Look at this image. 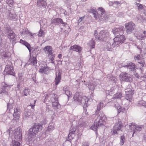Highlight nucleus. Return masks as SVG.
Masks as SVG:
<instances>
[{"mask_svg":"<svg viewBox=\"0 0 146 146\" xmlns=\"http://www.w3.org/2000/svg\"><path fill=\"white\" fill-rule=\"evenodd\" d=\"M74 99L78 104H82L83 106L85 114H86L87 110L85 108L90 104V102L89 101V98L85 96L80 95L79 93L76 92L74 96Z\"/></svg>","mask_w":146,"mask_h":146,"instance_id":"1","label":"nucleus"},{"mask_svg":"<svg viewBox=\"0 0 146 146\" xmlns=\"http://www.w3.org/2000/svg\"><path fill=\"white\" fill-rule=\"evenodd\" d=\"M91 12L94 15V17L96 20L100 21H104L108 19V17L105 13V11L101 7L98 9V13H97L96 11L94 9H91Z\"/></svg>","mask_w":146,"mask_h":146,"instance_id":"2","label":"nucleus"},{"mask_svg":"<svg viewBox=\"0 0 146 146\" xmlns=\"http://www.w3.org/2000/svg\"><path fill=\"white\" fill-rule=\"evenodd\" d=\"M106 119V118L103 113L101 112L95 120L94 124L92 125L90 129L94 131H96L99 125L104 124Z\"/></svg>","mask_w":146,"mask_h":146,"instance_id":"3","label":"nucleus"},{"mask_svg":"<svg viewBox=\"0 0 146 146\" xmlns=\"http://www.w3.org/2000/svg\"><path fill=\"white\" fill-rule=\"evenodd\" d=\"M42 129V125L40 124H35L33 127L29 129V131L28 140H32V138L34 137L36 134L41 130Z\"/></svg>","mask_w":146,"mask_h":146,"instance_id":"4","label":"nucleus"},{"mask_svg":"<svg viewBox=\"0 0 146 146\" xmlns=\"http://www.w3.org/2000/svg\"><path fill=\"white\" fill-rule=\"evenodd\" d=\"M94 35L97 39L100 40H103L104 39L109 36V33L106 31L102 30L100 31L98 34L97 31L95 30L94 31Z\"/></svg>","mask_w":146,"mask_h":146,"instance_id":"5","label":"nucleus"},{"mask_svg":"<svg viewBox=\"0 0 146 146\" xmlns=\"http://www.w3.org/2000/svg\"><path fill=\"white\" fill-rule=\"evenodd\" d=\"M1 87L0 90V93L2 94H5L8 95L9 91L11 86L9 85L5 82H3L1 85Z\"/></svg>","mask_w":146,"mask_h":146,"instance_id":"6","label":"nucleus"},{"mask_svg":"<svg viewBox=\"0 0 146 146\" xmlns=\"http://www.w3.org/2000/svg\"><path fill=\"white\" fill-rule=\"evenodd\" d=\"M125 40V37L123 35H119L117 36L113 39V45L117 46L120 43L123 42Z\"/></svg>","mask_w":146,"mask_h":146,"instance_id":"7","label":"nucleus"},{"mask_svg":"<svg viewBox=\"0 0 146 146\" xmlns=\"http://www.w3.org/2000/svg\"><path fill=\"white\" fill-rule=\"evenodd\" d=\"M5 72L7 74L15 76V74L13 68L12 66V64L11 62H9V63L6 66Z\"/></svg>","mask_w":146,"mask_h":146,"instance_id":"8","label":"nucleus"},{"mask_svg":"<svg viewBox=\"0 0 146 146\" xmlns=\"http://www.w3.org/2000/svg\"><path fill=\"white\" fill-rule=\"evenodd\" d=\"M144 127V125H135L134 124L131 123V124L129 125V128L130 129L133 131L132 135V136H133L134 134L136 132V131H141Z\"/></svg>","mask_w":146,"mask_h":146,"instance_id":"9","label":"nucleus"},{"mask_svg":"<svg viewBox=\"0 0 146 146\" xmlns=\"http://www.w3.org/2000/svg\"><path fill=\"white\" fill-rule=\"evenodd\" d=\"M125 26L126 29V33L128 34H130L132 33L135 28V24L132 22L126 23Z\"/></svg>","mask_w":146,"mask_h":146,"instance_id":"10","label":"nucleus"},{"mask_svg":"<svg viewBox=\"0 0 146 146\" xmlns=\"http://www.w3.org/2000/svg\"><path fill=\"white\" fill-rule=\"evenodd\" d=\"M123 126L122 123L121 121H118L115 123L113 127V133L114 134H118L119 131L121 130V129Z\"/></svg>","mask_w":146,"mask_h":146,"instance_id":"11","label":"nucleus"},{"mask_svg":"<svg viewBox=\"0 0 146 146\" xmlns=\"http://www.w3.org/2000/svg\"><path fill=\"white\" fill-rule=\"evenodd\" d=\"M120 79L121 81L127 82H130L132 79L130 76L128 74L125 73H121L119 76Z\"/></svg>","mask_w":146,"mask_h":146,"instance_id":"12","label":"nucleus"},{"mask_svg":"<svg viewBox=\"0 0 146 146\" xmlns=\"http://www.w3.org/2000/svg\"><path fill=\"white\" fill-rule=\"evenodd\" d=\"M13 136L17 140L20 141L21 140L22 138L21 131L19 128H18L17 130H15V132H13Z\"/></svg>","mask_w":146,"mask_h":146,"instance_id":"13","label":"nucleus"},{"mask_svg":"<svg viewBox=\"0 0 146 146\" xmlns=\"http://www.w3.org/2000/svg\"><path fill=\"white\" fill-rule=\"evenodd\" d=\"M125 91V98L131 102L132 100V95L134 94V91L131 89H126Z\"/></svg>","mask_w":146,"mask_h":146,"instance_id":"14","label":"nucleus"},{"mask_svg":"<svg viewBox=\"0 0 146 146\" xmlns=\"http://www.w3.org/2000/svg\"><path fill=\"white\" fill-rule=\"evenodd\" d=\"M125 91V98L131 102L132 100V95L134 94V91L131 89H126Z\"/></svg>","mask_w":146,"mask_h":146,"instance_id":"15","label":"nucleus"},{"mask_svg":"<svg viewBox=\"0 0 146 146\" xmlns=\"http://www.w3.org/2000/svg\"><path fill=\"white\" fill-rule=\"evenodd\" d=\"M53 97L51 98V100L52 102V106L54 107L55 108L58 109L60 107V106L58 102L57 98L55 97V95Z\"/></svg>","mask_w":146,"mask_h":146,"instance_id":"16","label":"nucleus"},{"mask_svg":"<svg viewBox=\"0 0 146 146\" xmlns=\"http://www.w3.org/2000/svg\"><path fill=\"white\" fill-rule=\"evenodd\" d=\"M7 16L8 18L14 21H16L17 19V15L15 13H12L9 10L7 13Z\"/></svg>","mask_w":146,"mask_h":146,"instance_id":"17","label":"nucleus"},{"mask_svg":"<svg viewBox=\"0 0 146 146\" xmlns=\"http://www.w3.org/2000/svg\"><path fill=\"white\" fill-rule=\"evenodd\" d=\"M8 38L12 42H15L17 39V36L15 33L12 31L8 35Z\"/></svg>","mask_w":146,"mask_h":146,"instance_id":"18","label":"nucleus"},{"mask_svg":"<svg viewBox=\"0 0 146 146\" xmlns=\"http://www.w3.org/2000/svg\"><path fill=\"white\" fill-rule=\"evenodd\" d=\"M134 59L135 61H138V62L143 67L145 64V62L139 54H137L134 56Z\"/></svg>","mask_w":146,"mask_h":146,"instance_id":"19","label":"nucleus"},{"mask_svg":"<svg viewBox=\"0 0 146 146\" xmlns=\"http://www.w3.org/2000/svg\"><path fill=\"white\" fill-rule=\"evenodd\" d=\"M135 36L138 39L142 40L145 38L146 37V31H144L143 33V34L139 32H137L135 35Z\"/></svg>","mask_w":146,"mask_h":146,"instance_id":"20","label":"nucleus"},{"mask_svg":"<svg viewBox=\"0 0 146 146\" xmlns=\"http://www.w3.org/2000/svg\"><path fill=\"white\" fill-rule=\"evenodd\" d=\"M0 56L1 58H5L9 56V52L4 48L0 50Z\"/></svg>","mask_w":146,"mask_h":146,"instance_id":"21","label":"nucleus"},{"mask_svg":"<svg viewBox=\"0 0 146 146\" xmlns=\"http://www.w3.org/2000/svg\"><path fill=\"white\" fill-rule=\"evenodd\" d=\"M51 23L54 25L58 24L59 23L65 24V23L63 22L62 20L60 18L52 19L51 20Z\"/></svg>","mask_w":146,"mask_h":146,"instance_id":"22","label":"nucleus"},{"mask_svg":"<svg viewBox=\"0 0 146 146\" xmlns=\"http://www.w3.org/2000/svg\"><path fill=\"white\" fill-rule=\"evenodd\" d=\"M37 5L38 7L45 8L47 4L46 2L45 1L39 0L37 2Z\"/></svg>","mask_w":146,"mask_h":146,"instance_id":"23","label":"nucleus"},{"mask_svg":"<svg viewBox=\"0 0 146 146\" xmlns=\"http://www.w3.org/2000/svg\"><path fill=\"white\" fill-rule=\"evenodd\" d=\"M123 28V26H121L119 27L118 28H113L112 30L113 33L114 35H116L122 33Z\"/></svg>","mask_w":146,"mask_h":146,"instance_id":"24","label":"nucleus"},{"mask_svg":"<svg viewBox=\"0 0 146 146\" xmlns=\"http://www.w3.org/2000/svg\"><path fill=\"white\" fill-rule=\"evenodd\" d=\"M20 109L19 107H17L14 109V113L13 115L16 119H18L19 118V114L20 112Z\"/></svg>","mask_w":146,"mask_h":146,"instance_id":"25","label":"nucleus"},{"mask_svg":"<svg viewBox=\"0 0 146 146\" xmlns=\"http://www.w3.org/2000/svg\"><path fill=\"white\" fill-rule=\"evenodd\" d=\"M49 70L48 67L42 66L40 68L39 72L41 73H44L46 74H47L49 72Z\"/></svg>","mask_w":146,"mask_h":146,"instance_id":"26","label":"nucleus"},{"mask_svg":"<svg viewBox=\"0 0 146 146\" xmlns=\"http://www.w3.org/2000/svg\"><path fill=\"white\" fill-rule=\"evenodd\" d=\"M124 67L126 68L129 69L130 70H134L136 68V66L135 64L132 62L129 63Z\"/></svg>","mask_w":146,"mask_h":146,"instance_id":"27","label":"nucleus"},{"mask_svg":"<svg viewBox=\"0 0 146 146\" xmlns=\"http://www.w3.org/2000/svg\"><path fill=\"white\" fill-rule=\"evenodd\" d=\"M37 61L36 57H33V56L31 57L29 60L28 62L29 64H33L34 66H36Z\"/></svg>","mask_w":146,"mask_h":146,"instance_id":"28","label":"nucleus"},{"mask_svg":"<svg viewBox=\"0 0 146 146\" xmlns=\"http://www.w3.org/2000/svg\"><path fill=\"white\" fill-rule=\"evenodd\" d=\"M43 50L46 54H53L52 47L50 46H47L43 49Z\"/></svg>","mask_w":146,"mask_h":146,"instance_id":"29","label":"nucleus"},{"mask_svg":"<svg viewBox=\"0 0 146 146\" xmlns=\"http://www.w3.org/2000/svg\"><path fill=\"white\" fill-rule=\"evenodd\" d=\"M61 79V74L60 72L58 74L56 72V77L55 80V83L56 85H57L60 82Z\"/></svg>","mask_w":146,"mask_h":146,"instance_id":"30","label":"nucleus"},{"mask_svg":"<svg viewBox=\"0 0 146 146\" xmlns=\"http://www.w3.org/2000/svg\"><path fill=\"white\" fill-rule=\"evenodd\" d=\"M70 49L77 52H80L82 49V47L77 45H75L70 47Z\"/></svg>","mask_w":146,"mask_h":146,"instance_id":"31","label":"nucleus"},{"mask_svg":"<svg viewBox=\"0 0 146 146\" xmlns=\"http://www.w3.org/2000/svg\"><path fill=\"white\" fill-rule=\"evenodd\" d=\"M54 129V124L52 123H50L49 126L47 128V129L46 131V133H49L51 132Z\"/></svg>","mask_w":146,"mask_h":146,"instance_id":"32","label":"nucleus"},{"mask_svg":"<svg viewBox=\"0 0 146 146\" xmlns=\"http://www.w3.org/2000/svg\"><path fill=\"white\" fill-rule=\"evenodd\" d=\"M20 42L25 45L28 49L29 52L31 50V47L30 45L28 42L25 41L21 39L20 40Z\"/></svg>","mask_w":146,"mask_h":146,"instance_id":"33","label":"nucleus"},{"mask_svg":"<svg viewBox=\"0 0 146 146\" xmlns=\"http://www.w3.org/2000/svg\"><path fill=\"white\" fill-rule=\"evenodd\" d=\"M114 45H113V44L111 45L110 42H108L107 44L105 45V49L107 50H111L112 48L115 46Z\"/></svg>","mask_w":146,"mask_h":146,"instance_id":"34","label":"nucleus"},{"mask_svg":"<svg viewBox=\"0 0 146 146\" xmlns=\"http://www.w3.org/2000/svg\"><path fill=\"white\" fill-rule=\"evenodd\" d=\"M115 106L117 109L118 113H119L121 112H123L125 110L124 108L120 106L117 103L115 104Z\"/></svg>","mask_w":146,"mask_h":146,"instance_id":"35","label":"nucleus"},{"mask_svg":"<svg viewBox=\"0 0 146 146\" xmlns=\"http://www.w3.org/2000/svg\"><path fill=\"white\" fill-rule=\"evenodd\" d=\"M76 130V128H72V129L70 130L69 133L68 135V139L69 140H71L72 139V135L74 134Z\"/></svg>","mask_w":146,"mask_h":146,"instance_id":"36","label":"nucleus"},{"mask_svg":"<svg viewBox=\"0 0 146 146\" xmlns=\"http://www.w3.org/2000/svg\"><path fill=\"white\" fill-rule=\"evenodd\" d=\"M86 86H88L89 89L90 90L93 91L95 87L96 86L95 83L94 82H90L88 84H86Z\"/></svg>","mask_w":146,"mask_h":146,"instance_id":"37","label":"nucleus"},{"mask_svg":"<svg viewBox=\"0 0 146 146\" xmlns=\"http://www.w3.org/2000/svg\"><path fill=\"white\" fill-rule=\"evenodd\" d=\"M31 114V110H25L23 114V117L25 118H27L29 117Z\"/></svg>","mask_w":146,"mask_h":146,"instance_id":"38","label":"nucleus"},{"mask_svg":"<svg viewBox=\"0 0 146 146\" xmlns=\"http://www.w3.org/2000/svg\"><path fill=\"white\" fill-rule=\"evenodd\" d=\"M63 90L64 92L68 97H69L71 95V93L69 91L68 87L65 86L64 87Z\"/></svg>","mask_w":146,"mask_h":146,"instance_id":"39","label":"nucleus"},{"mask_svg":"<svg viewBox=\"0 0 146 146\" xmlns=\"http://www.w3.org/2000/svg\"><path fill=\"white\" fill-rule=\"evenodd\" d=\"M95 44V42L93 39H92L88 43V45L92 48L94 47Z\"/></svg>","mask_w":146,"mask_h":146,"instance_id":"40","label":"nucleus"},{"mask_svg":"<svg viewBox=\"0 0 146 146\" xmlns=\"http://www.w3.org/2000/svg\"><path fill=\"white\" fill-rule=\"evenodd\" d=\"M103 107V103H100L99 104H98L97 107V110L96 112V113H99V112L101 108Z\"/></svg>","mask_w":146,"mask_h":146,"instance_id":"41","label":"nucleus"},{"mask_svg":"<svg viewBox=\"0 0 146 146\" xmlns=\"http://www.w3.org/2000/svg\"><path fill=\"white\" fill-rule=\"evenodd\" d=\"M48 57L49 59V60L51 61V62L53 63V60H54V58L55 57V55L53 54H48Z\"/></svg>","mask_w":146,"mask_h":146,"instance_id":"42","label":"nucleus"},{"mask_svg":"<svg viewBox=\"0 0 146 146\" xmlns=\"http://www.w3.org/2000/svg\"><path fill=\"white\" fill-rule=\"evenodd\" d=\"M125 140V137L124 135L121 136L120 137V138L119 144L120 145H122L124 143Z\"/></svg>","mask_w":146,"mask_h":146,"instance_id":"43","label":"nucleus"},{"mask_svg":"<svg viewBox=\"0 0 146 146\" xmlns=\"http://www.w3.org/2000/svg\"><path fill=\"white\" fill-rule=\"evenodd\" d=\"M115 90V87H112L111 88L110 90L106 91V94H113L112 92H113V91H114Z\"/></svg>","mask_w":146,"mask_h":146,"instance_id":"44","label":"nucleus"},{"mask_svg":"<svg viewBox=\"0 0 146 146\" xmlns=\"http://www.w3.org/2000/svg\"><path fill=\"white\" fill-rule=\"evenodd\" d=\"M29 90L28 89L25 88L23 91V94L24 96H27L29 94Z\"/></svg>","mask_w":146,"mask_h":146,"instance_id":"45","label":"nucleus"},{"mask_svg":"<svg viewBox=\"0 0 146 146\" xmlns=\"http://www.w3.org/2000/svg\"><path fill=\"white\" fill-rule=\"evenodd\" d=\"M13 146H20V143L14 140H12Z\"/></svg>","mask_w":146,"mask_h":146,"instance_id":"46","label":"nucleus"},{"mask_svg":"<svg viewBox=\"0 0 146 146\" xmlns=\"http://www.w3.org/2000/svg\"><path fill=\"white\" fill-rule=\"evenodd\" d=\"M122 96V94L120 93H117L115 94L113 97L115 98H120Z\"/></svg>","mask_w":146,"mask_h":146,"instance_id":"47","label":"nucleus"},{"mask_svg":"<svg viewBox=\"0 0 146 146\" xmlns=\"http://www.w3.org/2000/svg\"><path fill=\"white\" fill-rule=\"evenodd\" d=\"M135 5L138 7V9L141 10L143 8H144V7H143L142 5L139 3H135Z\"/></svg>","mask_w":146,"mask_h":146,"instance_id":"48","label":"nucleus"},{"mask_svg":"<svg viewBox=\"0 0 146 146\" xmlns=\"http://www.w3.org/2000/svg\"><path fill=\"white\" fill-rule=\"evenodd\" d=\"M0 1H2L3 0H0ZM6 2L8 4L9 6L10 7H11L13 3V0H6Z\"/></svg>","mask_w":146,"mask_h":146,"instance_id":"49","label":"nucleus"},{"mask_svg":"<svg viewBox=\"0 0 146 146\" xmlns=\"http://www.w3.org/2000/svg\"><path fill=\"white\" fill-rule=\"evenodd\" d=\"M139 43H140V44L138 45L137 46V48L140 50V51H141L144 44L143 43V42L142 41H140Z\"/></svg>","mask_w":146,"mask_h":146,"instance_id":"50","label":"nucleus"},{"mask_svg":"<svg viewBox=\"0 0 146 146\" xmlns=\"http://www.w3.org/2000/svg\"><path fill=\"white\" fill-rule=\"evenodd\" d=\"M13 104L8 103L7 105V110L10 111L11 109H13Z\"/></svg>","mask_w":146,"mask_h":146,"instance_id":"51","label":"nucleus"},{"mask_svg":"<svg viewBox=\"0 0 146 146\" xmlns=\"http://www.w3.org/2000/svg\"><path fill=\"white\" fill-rule=\"evenodd\" d=\"M47 24V21L45 19H43L41 22V23H40L41 25H46V26L47 25H46Z\"/></svg>","mask_w":146,"mask_h":146,"instance_id":"52","label":"nucleus"},{"mask_svg":"<svg viewBox=\"0 0 146 146\" xmlns=\"http://www.w3.org/2000/svg\"><path fill=\"white\" fill-rule=\"evenodd\" d=\"M44 33L42 29H40L38 34V36H42L44 35Z\"/></svg>","mask_w":146,"mask_h":146,"instance_id":"53","label":"nucleus"},{"mask_svg":"<svg viewBox=\"0 0 146 146\" xmlns=\"http://www.w3.org/2000/svg\"><path fill=\"white\" fill-rule=\"evenodd\" d=\"M34 51L36 55H38L40 52V51L39 50V49H38V47H37L36 48L34 49Z\"/></svg>","mask_w":146,"mask_h":146,"instance_id":"54","label":"nucleus"},{"mask_svg":"<svg viewBox=\"0 0 146 146\" xmlns=\"http://www.w3.org/2000/svg\"><path fill=\"white\" fill-rule=\"evenodd\" d=\"M18 78L20 81H23L24 80V79L23 78V76L21 74H18Z\"/></svg>","mask_w":146,"mask_h":146,"instance_id":"55","label":"nucleus"},{"mask_svg":"<svg viewBox=\"0 0 146 146\" xmlns=\"http://www.w3.org/2000/svg\"><path fill=\"white\" fill-rule=\"evenodd\" d=\"M13 130H14V129H10L8 130L7 131V132L9 133L10 136L11 135H12V134H13Z\"/></svg>","mask_w":146,"mask_h":146,"instance_id":"56","label":"nucleus"},{"mask_svg":"<svg viewBox=\"0 0 146 146\" xmlns=\"http://www.w3.org/2000/svg\"><path fill=\"white\" fill-rule=\"evenodd\" d=\"M10 31H11L10 29V28L8 26L7 27H6L5 28V31L7 33H10Z\"/></svg>","mask_w":146,"mask_h":146,"instance_id":"57","label":"nucleus"},{"mask_svg":"<svg viewBox=\"0 0 146 146\" xmlns=\"http://www.w3.org/2000/svg\"><path fill=\"white\" fill-rule=\"evenodd\" d=\"M89 144L88 143L85 142L82 143V146H89Z\"/></svg>","mask_w":146,"mask_h":146,"instance_id":"58","label":"nucleus"},{"mask_svg":"<svg viewBox=\"0 0 146 146\" xmlns=\"http://www.w3.org/2000/svg\"><path fill=\"white\" fill-rule=\"evenodd\" d=\"M121 3L120 2L116 1H114V4L117 6H119L120 5Z\"/></svg>","mask_w":146,"mask_h":146,"instance_id":"59","label":"nucleus"},{"mask_svg":"<svg viewBox=\"0 0 146 146\" xmlns=\"http://www.w3.org/2000/svg\"><path fill=\"white\" fill-rule=\"evenodd\" d=\"M107 77L108 78L110 79L111 80L113 81H116V80H115V78H114V77H113V76H112V77H111L110 78V76H108Z\"/></svg>","mask_w":146,"mask_h":146,"instance_id":"60","label":"nucleus"},{"mask_svg":"<svg viewBox=\"0 0 146 146\" xmlns=\"http://www.w3.org/2000/svg\"><path fill=\"white\" fill-rule=\"evenodd\" d=\"M109 5L112 6L114 5V2L110 1L109 3Z\"/></svg>","mask_w":146,"mask_h":146,"instance_id":"61","label":"nucleus"},{"mask_svg":"<svg viewBox=\"0 0 146 146\" xmlns=\"http://www.w3.org/2000/svg\"><path fill=\"white\" fill-rule=\"evenodd\" d=\"M78 18H78V22L79 23L82 21V20L80 19V18L79 17Z\"/></svg>","mask_w":146,"mask_h":146,"instance_id":"62","label":"nucleus"},{"mask_svg":"<svg viewBox=\"0 0 146 146\" xmlns=\"http://www.w3.org/2000/svg\"><path fill=\"white\" fill-rule=\"evenodd\" d=\"M135 76L137 78H139V76L138 74L137 73H135Z\"/></svg>","mask_w":146,"mask_h":146,"instance_id":"63","label":"nucleus"},{"mask_svg":"<svg viewBox=\"0 0 146 146\" xmlns=\"http://www.w3.org/2000/svg\"><path fill=\"white\" fill-rule=\"evenodd\" d=\"M62 55L61 54H59L58 56V58H59L60 59H61L62 57Z\"/></svg>","mask_w":146,"mask_h":146,"instance_id":"64","label":"nucleus"}]
</instances>
